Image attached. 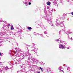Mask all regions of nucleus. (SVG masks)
Returning <instances> with one entry per match:
<instances>
[{
    "label": "nucleus",
    "instance_id": "obj_36",
    "mask_svg": "<svg viewBox=\"0 0 73 73\" xmlns=\"http://www.w3.org/2000/svg\"><path fill=\"white\" fill-rule=\"evenodd\" d=\"M65 44H66V43H65Z\"/></svg>",
    "mask_w": 73,
    "mask_h": 73
},
{
    "label": "nucleus",
    "instance_id": "obj_17",
    "mask_svg": "<svg viewBox=\"0 0 73 73\" xmlns=\"http://www.w3.org/2000/svg\"><path fill=\"white\" fill-rule=\"evenodd\" d=\"M56 41H60V40H59V39H57V40H56Z\"/></svg>",
    "mask_w": 73,
    "mask_h": 73
},
{
    "label": "nucleus",
    "instance_id": "obj_35",
    "mask_svg": "<svg viewBox=\"0 0 73 73\" xmlns=\"http://www.w3.org/2000/svg\"><path fill=\"white\" fill-rule=\"evenodd\" d=\"M17 52V51H16V52Z\"/></svg>",
    "mask_w": 73,
    "mask_h": 73
},
{
    "label": "nucleus",
    "instance_id": "obj_9",
    "mask_svg": "<svg viewBox=\"0 0 73 73\" xmlns=\"http://www.w3.org/2000/svg\"><path fill=\"white\" fill-rule=\"evenodd\" d=\"M28 29H32V28L30 27H29L28 28Z\"/></svg>",
    "mask_w": 73,
    "mask_h": 73
},
{
    "label": "nucleus",
    "instance_id": "obj_7",
    "mask_svg": "<svg viewBox=\"0 0 73 73\" xmlns=\"http://www.w3.org/2000/svg\"><path fill=\"white\" fill-rule=\"evenodd\" d=\"M11 30H13V29H14V28H13V26H11Z\"/></svg>",
    "mask_w": 73,
    "mask_h": 73
},
{
    "label": "nucleus",
    "instance_id": "obj_3",
    "mask_svg": "<svg viewBox=\"0 0 73 73\" xmlns=\"http://www.w3.org/2000/svg\"><path fill=\"white\" fill-rule=\"evenodd\" d=\"M64 24L63 23V22H61L60 24V25L61 27H62L64 25Z\"/></svg>",
    "mask_w": 73,
    "mask_h": 73
},
{
    "label": "nucleus",
    "instance_id": "obj_32",
    "mask_svg": "<svg viewBox=\"0 0 73 73\" xmlns=\"http://www.w3.org/2000/svg\"><path fill=\"white\" fill-rule=\"evenodd\" d=\"M27 5H28V4H27H27H26V6H27Z\"/></svg>",
    "mask_w": 73,
    "mask_h": 73
},
{
    "label": "nucleus",
    "instance_id": "obj_26",
    "mask_svg": "<svg viewBox=\"0 0 73 73\" xmlns=\"http://www.w3.org/2000/svg\"><path fill=\"white\" fill-rule=\"evenodd\" d=\"M51 25L52 27H54V25Z\"/></svg>",
    "mask_w": 73,
    "mask_h": 73
},
{
    "label": "nucleus",
    "instance_id": "obj_44",
    "mask_svg": "<svg viewBox=\"0 0 73 73\" xmlns=\"http://www.w3.org/2000/svg\"><path fill=\"white\" fill-rule=\"evenodd\" d=\"M0 64H1V62H0Z\"/></svg>",
    "mask_w": 73,
    "mask_h": 73
},
{
    "label": "nucleus",
    "instance_id": "obj_4",
    "mask_svg": "<svg viewBox=\"0 0 73 73\" xmlns=\"http://www.w3.org/2000/svg\"><path fill=\"white\" fill-rule=\"evenodd\" d=\"M38 50V49L35 48L34 50V52H35V53H36V52H37V51Z\"/></svg>",
    "mask_w": 73,
    "mask_h": 73
},
{
    "label": "nucleus",
    "instance_id": "obj_31",
    "mask_svg": "<svg viewBox=\"0 0 73 73\" xmlns=\"http://www.w3.org/2000/svg\"><path fill=\"white\" fill-rule=\"evenodd\" d=\"M1 53L0 52V56H1Z\"/></svg>",
    "mask_w": 73,
    "mask_h": 73
},
{
    "label": "nucleus",
    "instance_id": "obj_15",
    "mask_svg": "<svg viewBox=\"0 0 73 73\" xmlns=\"http://www.w3.org/2000/svg\"><path fill=\"white\" fill-rule=\"evenodd\" d=\"M67 70H70V68L69 67H68L67 68Z\"/></svg>",
    "mask_w": 73,
    "mask_h": 73
},
{
    "label": "nucleus",
    "instance_id": "obj_24",
    "mask_svg": "<svg viewBox=\"0 0 73 73\" xmlns=\"http://www.w3.org/2000/svg\"><path fill=\"white\" fill-rule=\"evenodd\" d=\"M3 21H4L3 20H1V21H0V22H3Z\"/></svg>",
    "mask_w": 73,
    "mask_h": 73
},
{
    "label": "nucleus",
    "instance_id": "obj_42",
    "mask_svg": "<svg viewBox=\"0 0 73 73\" xmlns=\"http://www.w3.org/2000/svg\"><path fill=\"white\" fill-rule=\"evenodd\" d=\"M50 11H51V12H52V11H51V10H50Z\"/></svg>",
    "mask_w": 73,
    "mask_h": 73
},
{
    "label": "nucleus",
    "instance_id": "obj_8",
    "mask_svg": "<svg viewBox=\"0 0 73 73\" xmlns=\"http://www.w3.org/2000/svg\"><path fill=\"white\" fill-rule=\"evenodd\" d=\"M60 42L61 43H64V41H62V40H60Z\"/></svg>",
    "mask_w": 73,
    "mask_h": 73
},
{
    "label": "nucleus",
    "instance_id": "obj_21",
    "mask_svg": "<svg viewBox=\"0 0 73 73\" xmlns=\"http://www.w3.org/2000/svg\"><path fill=\"white\" fill-rule=\"evenodd\" d=\"M61 68L59 67V68H58L59 70H61Z\"/></svg>",
    "mask_w": 73,
    "mask_h": 73
},
{
    "label": "nucleus",
    "instance_id": "obj_6",
    "mask_svg": "<svg viewBox=\"0 0 73 73\" xmlns=\"http://www.w3.org/2000/svg\"><path fill=\"white\" fill-rule=\"evenodd\" d=\"M60 18H57L56 19V21H60Z\"/></svg>",
    "mask_w": 73,
    "mask_h": 73
},
{
    "label": "nucleus",
    "instance_id": "obj_16",
    "mask_svg": "<svg viewBox=\"0 0 73 73\" xmlns=\"http://www.w3.org/2000/svg\"><path fill=\"white\" fill-rule=\"evenodd\" d=\"M44 34H47V32L46 31H45L44 32Z\"/></svg>",
    "mask_w": 73,
    "mask_h": 73
},
{
    "label": "nucleus",
    "instance_id": "obj_30",
    "mask_svg": "<svg viewBox=\"0 0 73 73\" xmlns=\"http://www.w3.org/2000/svg\"><path fill=\"white\" fill-rule=\"evenodd\" d=\"M18 50H19V51H21V50L19 49Z\"/></svg>",
    "mask_w": 73,
    "mask_h": 73
},
{
    "label": "nucleus",
    "instance_id": "obj_34",
    "mask_svg": "<svg viewBox=\"0 0 73 73\" xmlns=\"http://www.w3.org/2000/svg\"><path fill=\"white\" fill-rule=\"evenodd\" d=\"M61 72H63V70H61Z\"/></svg>",
    "mask_w": 73,
    "mask_h": 73
},
{
    "label": "nucleus",
    "instance_id": "obj_10",
    "mask_svg": "<svg viewBox=\"0 0 73 73\" xmlns=\"http://www.w3.org/2000/svg\"><path fill=\"white\" fill-rule=\"evenodd\" d=\"M39 69H40L42 71V72H43V69L42 68H41V67H40Z\"/></svg>",
    "mask_w": 73,
    "mask_h": 73
},
{
    "label": "nucleus",
    "instance_id": "obj_28",
    "mask_svg": "<svg viewBox=\"0 0 73 73\" xmlns=\"http://www.w3.org/2000/svg\"><path fill=\"white\" fill-rule=\"evenodd\" d=\"M59 46H63V45L62 44H60Z\"/></svg>",
    "mask_w": 73,
    "mask_h": 73
},
{
    "label": "nucleus",
    "instance_id": "obj_1",
    "mask_svg": "<svg viewBox=\"0 0 73 73\" xmlns=\"http://www.w3.org/2000/svg\"><path fill=\"white\" fill-rule=\"evenodd\" d=\"M46 20H47L48 22H49V24H52V23L51 21V20L50 18H48V19H46Z\"/></svg>",
    "mask_w": 73,
    "mask_h": 73
},
{
    "label": "nucleus",
    "instance_id": "obj_25",
    "mask_svg": "<svg viewBox=\"0 0 73 73\" xmlns=\"http://www.w3.org/2000/svg\"><path fill=\"white\" fill-rule=\"evenodd\" d=\"M71 14L72 15H73V12H72L71 13Z\"/></svg>",
    "mask_w": 73,
    "mask_h": 73
},
{
    "label": "nucleus",
    "instance_id": "obj_2",
    "mask_svg": "<svg viewBox=\"0 0 73 73\" xmlns=\"http://www.w3.org/2000/svg\"><path fill=\"white\" fill-rule=\"evenodd\" d=\"M59 48L60 49H65V47L63 46H59Z\"/></svg>",
    "mask_w": 73,
    "mask_h": 73
},
{
    "label": "nucleus",
    "instance_id": "obj_22",
    "mask_svg": "<svg viewBox=\"0 0 73 73\" xmlns=\"http://www.w3.org/2000/svg\"><path fill=\"white\" fill-rule=\"evenodd\" d=\"M40 36L41 37H42V35H41V34H40Z\"/></svg>",
    "mask_w": 73,
    "mask_h": 73
},
{
    "label": "nucleus",
    "instance_id": "obj_29",
    "mask_svg": "<svg viewBox=\"0 0 73 73\" xmlns=\"http://www.w3.org/2000/svg\"><path fill=\"white\" fill-rule=\"evenodd\" d=\"M70 39H71V40H72V38H71Z\"/></svg>",
    "mask_w": 73,
    "mask_h": 73
},
{
    "label": "nucleus",
    "instance_id": "obj_38",
    "mask_svg": "<svg viewBox=\"0 0 73 73\" xmlns=\"http://www.w3.org/2000/svg\"><path fill=\"white\" fill-rule=\"evenodd\" d=\"M23 3H24V2H23Z\"/></svg>",
    "mask_w": 73,
    "mask_h": 73
},
{
    "label": "nucleus",
    "instance_id": "obj_45",
    "mask_svg": "<svg viewBox=\"0 0 73 73\" xmlns=\"http://www.w3.org/2000/svg\"><path fill=\"white\" fill-rule=\"evenodd\" d=\"M68 49H69V48H67Z\"/></svg>",
    "mask_w": 73,
    "mask_h": 73
},
{
    "label": "nucleus",
    "instance_id": "obj_27",
    "mask_svg": "<svg viewBox=\"0 0 73 73\" xmlns=\"http://www.w3.org/2000/svg\"><path fill=\"white\" fill-rule=\"evenodd\" d=\"M47 9H49V7H47Z\"/></svg>",
    "mask_w": 73,
    "mask_h": 73
},
{
    "label": "nucleus",
    "instance_id": "obj_13",
    "mask_svg": "<svg viewBox=\"0 0 73 73\" xmlns=\"http://www.w3.org/2000/svg\"><path fill=\"white\" fill-rule=\"evenodd\" d=\"M5 70H8V68L7 67H6L5 68Z\"/></svg>",
    "mask_w": 73,
    "mask_h": 73
},
{
    "label": "nucleus",
    "instance_id": "obj_14",
    "mask_svg": "<svg viewBox=\"0 0 73 73\" xmlns=\"http://www.w3.org/2000/svg\"><path fill=\"white\" fill-rule=\"evenodd\" d=\"M50 69L48 68V69L47 70V72H50Z\"/></svg>",
    "mask_w": 73,
    "mask_h": 73
},
{
    "label": "nucleus",
    "instance_id": "obj_5",
    "mask_svg": "<svg viewBox=\"0 0 73 73\" xmlns=\"http://www.w3.org/2000/svg\"><path fill=\"white\" fill-rule=\"evenodd\" d=\"M50 4H51V3H50V2H48L47 3V5H50Z\"/></svg>",
    "mask_w": 73,
    "mask_h": 73
},
{
    "label": "nucleus",
    "instance_id": "obj_43",
    "mask_svg": "<svg viewBox=\"0 0 73 73\" xmlns=\"http://www.w3.org/2000/svg\"><path fill=\"white\" fill-rule=\"evenodd\" d=\"M0 34H1V33L0 32Z\"/></svg>",
    "mask_w": 73,
    "mask_h": 73
},
{
    "label": "nucleus",
    "instance_id": "obj_19",
    "mask_svg": "<svg viewBox=\"0 0 73 73\" xmlns=\"http://www.w3.org/2000/svg\"><path fill=\"white\" fill-rule=\"evenodd\" d=\"M31 2L29 3V5H31Z\"/></svg>",
    "mask_w": 73,
    "mask_h": 73
},
{
    "label": "nucleus",
    "instance_id": "obj_37",
    "mask_svg": "<svg viewBox=\"0 0 73 73\" xmlns=\"http://www.w3.org/2000/svg\"><path fill=\"white\" fill-rule=\"evenodd\" d=\"M72 33V32H70L69 33Z\"/></svg>",
    "mask_w": 73,
    "mask_h": 73
},
{
    "label": "nucleus",
    "instance_id": "obj_11",
    "mask_svg": "<svg viewBox=\"0 0 73 73\" xmlns=\"http://www.w3.org/2000/svg\"><path fill=\"white\" fill-rule=\"evenodd\" d=\"M53 3H54V5H55L57 4V2L54 1L53 2Z\"/></svg>",
    "mask_w": 73,
    "mask_h": 73
},
{
    "label": "nucleus",
    "instance_id": "obj_39",
    "mask_svg": "<svg viewBox=\"0 0 73 73\" xmlns=\"http://www.w3.org/2000/svg\"><path fill=\"white\" fill-rule=\"evenodd\" d=\"M14 35H15V34H14Z\"/></svg>",
    "mask_w": 73,
    "mask_h": 73
},
{
    "label": "nucleus",
    "instance_id": "obj_18",
    "mask_svg": "<svg viewBox=\"0 0 73 73\" xmlns=\"http://www.w3.org/2000/svg\"><path fill=\"white\" fill-rule=\"evenodd\" d=\"M27 3H28L27 2H25V4H27Z\"/></svg>",
    "mask_w": 73,
    "mask_h": 73
},
{
    "label": "nucleus",
    "instance_id": "obj_33",
    "mask_svg": "<svg viewBox=\"0 0 73 73\" xmlns=\"http://www.w3.org/2000/svg\"><path fill=\"white\" fill-rule=\"evenodd\" d=\"M38 73H40V72H38Z\"/></svg>",
    "mask_w": 73,
    "mask_h": 73
},
{
    "label": "nucleus",
    "instance_id": "obj_20",
    "mask_svg": "<svg viewBox=\"0 0 73 73\" xmlns=\"http://www.w3.org/2000/svg\"><path fill=\"white\" fill-rule=\"evenodd\" d=\"M4 26L3 27L2 29H3V30H4Z\"/></svg>",
    "mask_w": 73,
    "mask_h": 73
},
{
    "label": "nucleus",
    "instance_id": "obj_23",
    "mask_svg": "<svg viewBox=\"0 0 73 73\" xmlns=\"http://www.w3.org/2000/svg\"><path fill=\"white\" fill-rule=\"evenodd\" d=\"M8 26H11V25H10V24H8Z\"/></svg>",
    "mask_w": 73,
    "mask_h": 73
},
{
    "label": "nucleus",
    "instance_id": "obj_40",
    "mask_svg": "<svg viewBox=\"0 0 73 73\" xmlns=\"http://www.w3.org/2000/svg\"><path fill=\"white\" fill-rule=\"evenodd\" d=\"M1 45H0V46H1Z\"/></svg>",
    "mask_w": 73,
    "mask_h": 73
},
{
    "label": "nucleus",
    "instance_id": "obj_41",
    "mask_svg": "<svg viewBox=\"0 0 73 73\" xmlns=\"http://www.w3.org/2000/svg\"><path fill=\"white\" fill-rule=\"evenodd\" d=\"M49 73H52L51 72H50Z\"/></svg>",
    "mask_w": 73,
    "mask_h": 73
},
{
    "label": "nucleus",
    "instance_id": "obj_12",
    "mask_svg": "<svg viewBox=\"0 0 73 73\" xmlns=\"http://www.w3.org/2000/svg\"><path fill=\"white\" fill-rule=\"evenodd\" d=\"M0 35H1L2 36L4 35V33L3 32L1 33Z\"/></svg>",
    "mask_w": 73,
    "mask_h": 73
}]
</instances>
